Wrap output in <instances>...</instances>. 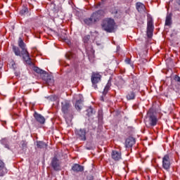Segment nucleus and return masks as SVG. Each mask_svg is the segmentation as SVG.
I'll list each match as a JSON object with an SVG mask.
<instances>
[{"label":"nucleus","mask_w":180,"mask_h":180,"mask_svg":"<svg viewBox=\"0 0 180 180\" xmlns=\"http://www.w3.org/2000/svg\"><path fill=\"white\" fill-rule=\"evenodd\" d=\"M154 32V21L151 15H148L147 20V36L150 39L153 37V33Z\"/></svg>","instance_id":"nucleus-5"},{"label":"nucleus","mask_w":180,"mask_h":180,"mask_svg":"<svg viewBox=\"0 0 180 180\" xmlns=\"http://www.w3.org/2000/svg\"><path fill=\"white\" fill-rule=\"evenodd\" d=\"M29 13V9L27 7H23L20 11V15L21 16H26Z\"/></svg>","instance_id":"nucleus-27"},{"label":"nucleus","mask_w":180,"mask_h":180,"mask_svg":"<svg viewBox=\"0 0 180 180\" xmlns=\"http://www.w3.org/2000/svg\"><path fill=\"white\" fill-rule=\"evenodd\" d=\"M179 1H180V0H179Z\"/></svg>","instance_id":"nucleus-40"},{"label":"nucleus","mask_w":180,"mask_h":180,"mask_svg":"<svg viewBox=\"0 0 180 180\" xmlns=\"http://www.w3.org/2000/svg\"><path fill=\"white\" fill-rule=\"evenodd\" d=\"M172 25V14H167L165 20V25L171 26Z\"/></svg>","instance_id":"nucleus-21"},{"label":"nucleus","mask_w":180,"mask_h":180,"mask_svg":"<svg viewBox=\"0 0 180 180\" xmlns=\"http://www.w3.org/2000/svg\"><path fill=\"white\" fill-rule=\"evenodd\" d=\"M0 143L4 146V148H7V150H11V145L9 143V139L7 138H3L0 140Z\"/></svg>","instance_id":"nucleus-17"},{"label":"nucleus","mask_w":180,"mask_h":180,"mask_svg":"<svg viewBox=\"0 0 180 180\" xmlns=\"http://www.w3.org/2000/svg\"><path fill=\"white\" fill-rule=\"evenodd\" d=\"M136 8L138 12H145L146 11V6L142 3L138 2L136 4Z\"/></svg>","instance_id":"nucleus-19"},{"label":"nucleus","mask_w":180,"mask_h":180,"mask_svg":"<svg viewBox=\"0 0 180 180\" xmlns=\"http://www.w3.org/2000/svg\"><path fill=\"white\" fill-rule=\"evenodd\" d=\"M24 61L28 65H33V62H32V58H30V55L25 57V58H22Z\"/></svg>","instance_id":"nucleus-28"},{"label":"nucleus","mask_w":180,"mask_h":180,"mask_svg":"<svg viewBox=\"0 0 180 180\" xmlns=\"http://www.w3.org/2000/svg\"><path fill=\"white\" fill-rule=\"evenodd\" d=\"M71 170L73 171V172H82V171H84V166L78 164H74L72 166Z\"/></svg>","instance_id":"nucleus-16"},{"label":"nucleus","mask_w":180,"mask_h":180,"mask_svg":"<svg viewBox=\"0 0 180 180\" xmlns=\"http://www.w3.org/2000/svg\"><path fill=\"white\" fill-rule=\"evenodd\" d=\"M110 86H112V80L110 79L108 81L106 86H105L104 91H103V95H104V96L106 95V94H108Z\"/></svg>","instance_id":"nucleus-20"},{"label":"nucleus","mask_w":180,"mask_h":180,"mask_svg":"<svg viewBox=\"0 0 180 180\" xmlns=\"http://www.w3.org/2000/svg\"><path fill=\"white\" fill-rule=\"evenodd\" d=\"M125 81L124 79H123V78H120L117 82V86L118 88H123V86L125 84Z\"/></svg>","instance_id":"nucleus-30"},{"label":"nucleus","mask_w":180,"mask_h":180,"mask_svg":"<svg viewBox=\"0 0 180 180\" xmlns=\"http://www.w3.org/2000/svg\"><path fill=\"white\" fill-rule=\"evenodd\" d=\"M8 174V169L5 162L0 160V177L5 176Z\"/></svg>","instance_id":"nucleus-11"},{"label":"nucleus","mask_w":180,"mask_h":180,"mask_svg":"<svg viewBox=\"0 0 180 180\" xmlns=\"http://www.w3.org/2000/svg\"><path fill=\"white\" fill-rule=\"evenodd\" d=\"M136 144V139L131 136L128 137L125 141V147L130 148Z\"/></svg>","instance_id":"nucleus-13"},{"label":"nucleus","mask_w":180,"mask_h":180,"mask_svg":"<svg viewBox=\"0 0 180 180\" xmlns=\"http://www.w3.org/2000/svg\"><path fill=\"white\" fill-rule=\"evenodd\" d=\"M34 117L35 120L38 122V123H40V124H44V123H46V118H44L43 115L37 113V112L34 113Z\"/></svg>","instance_id":"nucleus-14"},{"label":"nucleus","mask_w":180,"mask_h":180,"mask_svg":"<svg viewBox=\"0 0 180 180\" xmlns=\"http://www.w3.org/2000/svg\"><path fill=\"white\" fill-rule=\"evenodd\" d=\"M51 166L54 171H61V162L56 156L51 159Z\"/></svg>","instance_id":"nucleus-7"},{"label":"nucleus","mask_w":180,"mask_h":180,"mask_svg":"<svg viewBox=\"0 0 180 180\" xmlns=\"http://www.w3.org/2000/svg\"><path fill=\"white\" fill-rule=\"evenodd\" d=\"M101 101H103V96L101 97Z\"/></svg>","instance_id":"nucleus-38"},{"label":"nucleus","mask_w":180,"mask_h":180,"mask_svg":"<svg viewBox=\"0 0 180 180\" xmlns=\"http://www.w3.org/2000/svg\"><path fill=\"white\" fill-rule=\"evenodd\" d=\"M82 102H84V100L82 98L76 101L75 108L77 109V110H81V109H82Z\"/></svg>","instance_id":"nucleus-22"},{"label":"nucleus","mask_w":180,"mask_h":180,"mask_svg":"<svg viewBox=\"0 0 180 180\" xmlns=\"http://www.w3.org/2000/svg\"><path fill=\"white\" fill-rule=\"evenodd\" d=\"M21 57H22V58L26 59V57H29V56H30L26 47L21 48Z\"/></svg>","instance_id":"nucleus-23"},{"label":"nucleus","mask_w":180,"mask_h":180,"mask_svg":"<svg viewBox=\"0 0 180 180\" xmlns=\"http://www.w3.org/2000/svg\"><path fill=\"white\" fill-rule=\"evenodd\" d=\"M83 42L86 47V51L87 53L89 60L92 63L94 58H95V51L92 47H88V44H91V35H85L83 37Z\"/></svg>","instance_id":"nucleus-3"},{"label":"nucleus","mask_w":180,"mask_h":180,"mask_svg":"<svg viewBox=\"0 0 180 180\" xmlns=\"http://www.w3.org/2000/svg\"><path fill=\"white\" fill-rule=\"evenodd\" d=\"M21 144H22V148H26V146H27V144L26 143V142H25V141H21Z\"/></svg>","instance_id":"nucleus-34"},{"label":"nucleus","mask_w":180,"mask_h":180,"mask_svg":"<svg viewBox=\"0 0 180 180\" xmlns=\"http://www.w3.org/2000/svg\"><path fill=\"white\" fill-rule=\"evenodd\" d=\"M130 61H131L130 58H126V59H125V63H126L127 64H130Z\"/></svg>","instance_id":"nucleus-36"},{"label":"nucleus","mask_w":180,"mask_h":180,"mask_svg":"<svg viewBox=\"0 0 180 180\" xmlns=\"http://www.w3.org/2000/svg\"><path fill=\"white\" fill-rule=\"evenodd\" d=\"M81 96H79V98H81Z\"/></svg>","instance_id":"nucleus-39"},{"label":"nucleus","mask_w":180,"mask_h":180,"mask_svg":"<svg viewBox=\"0 0 180 180\" xmlns=\"http://www.w3.org/2000/svg\"><path fill=\"white\" fill-rule=\"evenodd\" d=\"M87 180H94V177L93 176H89V177H88Z\"/></svg>","instance_id":"nucleus-37"},{"label":"nucleus","mask_w":180,"mask_h":180,"mask_svg":"<svg viewBox=\"0 0 180 180\" xmlns=\"http://www.w3.org/2000/svg\"><path fill=\"white\" fill-rule=\"evenodd\" d=\"M65 57L68 58V60H71L72 58H74V54H72L71 52H69L66 53Z\"/></svg>","instance_id":"nucleus-32"},{"label":"nucleus","mask_w":180,"mask_h":180,"mask_svg":"<svg viewBox=\"0 0 180 180\" xmlns=\"http://www.w3.org/2000/svg\"><path fill=\"white\" fill-rule=\"evenodd\" d=\"M75 134L78 139L82 140V141H85L86 140V129H80L75 130Z\"/></svg>","instance_id":"nucleus-10"},{"label":"nucleus","mask_w":180,"mask_h":180,"mask_svg":"<svg viewBox=\"0 0 180 180\" xmlns=\"http://www.w3.org/2000/svg\"><path fill=\"white\" fill-rule=\"evenodd\" d=\"M111 157L114 161H119L120 160H122V153L117 150H112Z\"/></svg>","instance_id":"nucleus-15"},{"label":"nucleus","mask_w":180,"mask_h":180,"mask_svg":"<svg viewBox=\"0 0 180 180\" xmlns=\"http://www.w3.org/2000/svg\"><path fill=\"white\" fill-rule=\"evenodd\" d=\"M37 148H47V145L46 143L43 141H37Z\"/></svg>","instance_id":"nucleus-26"},{"label":"nucleus","mask_w":180,"mask_h":180,"mask_svg":"<svg viewBox=\"0 0 180 180\" xmlns=\"http://www.w3.org/2000/svg\"><path fill=\"white\" fill-rule=\"evenodd\" d=\"M34 72H37V74H40L41 78L46 74V71L39 68L38 67H34Z\"/></svg>","instance_id":"nucleus-25"},{"label":"nucleus","mask_w":180,"mask_h":180,"mask_svg":"<svg viewBox=\"0 0 180 180\" xmlns=\"http://www.w3.org/2000/svg\"><path fill=\"white\" fill-rule=\"evenodd\" d=\"M101 78H102V76L99 73H93L91 75V83L94 89H98L97 84L100 82Z\"/></svg>","instance_id":"nucleus-8"},{"label":"nucleus","mask_w":180,"mask_h":180,"mask_svg":"<svg viewBox=\"0 0 180 180\" xmlns=\"http://www.w3.org/2000/svg\"><path fill=\"white\" fill-rule=\"evenodd\" d=\"M115 20L112 18H105L101 24L103 30L107 32V33H112L115 30Z\"/></svg>","instance_id":"nucleus-4"},{"label":"nucleus","mask_w":180,"mask_h":180,"mask_svg":"<svg viewBox=\"0 0 180 180\" xmlns=\"http://www.w3.org/2000/svg\"><path fill=\"white\" fill-rule=\"evenodd\" d=\"M88 116H91V115L94 114V108L92 107H90L86 110Z\"/></svg>","instance_id":"nucleus-33"},{"label":"nucleus","mask_w":180,"mask_h":180,"mask_svg":"<svg viewBox=\"0 0 180 180\" xmlns=\"http://www.w3.org/2000/svg\"><path fill=\"white\" fill-rule=\"evenodd\" d=\"M103 13H105L103 10H98L93 13L90 18H85L84 22L85 25H87V26H91V25L99 22V19H101V17L103 16Z\"/></svg>","instance_id":"nucleus-2"},{"label":"nucleus","mask_w":180,"mask_h":180,"mask_svg":"<svg viewBox=\"0 0 180 180\" xmlns=\"http://www.w3.org/2000/svg\"><path fill=\"white\" fill-rule=\"evenodd\" d=\"M62 112L67 116V115H72V109H71V103L70 101L65 100L61 103Z\"/></svg>","instance_id":"nucleus-6"},{"label":"nucleus","mask_w":180,"mask_h":180,"mask_svg":"<svg viewBox=\"0 0 180 180\" xmlns=\"http://www.w3.org/2000/svg\"><path fill=\"white\" fill-rule=\"evenodd\" d=\"M42 79L48 84V85H53L54 84V79L53 76L49 75V73L45 72L44 75L42 76Z\"/></svg>","instance_id":"nucleus-12"},{"label":"nucleus","mask_w":180,"mask_h":180,"mask_svg":"<svg viewBox=\"0 0 180 180\" xmlns=\"http://www.w3.org/2000/svg\"><path fill=\"white\" fill-rule=\"evenodd\" d=\"M174 80H175L176 82H180V77H179L178 75H175V76H174Z\"/></svg>","instance_id":"nucleus-35"},{"label":"nucleus","mask_w":180,"mask_h":180,"mask_svg":"<svg viewBox=\"0 0 180 180\" xmlns=\"http://www.w3.org/2000/svg\"><path fill=\"white\" fill-rule=\"evenodd\" d=\"M13 51L15 56H18L19 57H22V54L20 52V49L16 46H13Z\"/></svg>","instance_id":"nucleus-24"},{"label":"nucleus","mask_w":180,"mask_h":180,"mask_svg":"<svg viewBox=\"0 0 180 180\" xmlns=\"http://www.w3.org/2000/svg\"><path fill=\"white\" fill-rule=\"evenodd\" d=\"M126 98L127 101H134L136 99V92L133 90L128 91Z\"/></svg>","instance_id":"nucleus-18"},{"label":"nucleus","mask_w":180,"mask_h":180,"mask_svg":"<svg viewBox=\"0 0 180 180\" xmlns=\"http://www.w3.org/2000/svg\"><path fill=\"white\" fill-rule=\"evenodd\" d=\"M144 122L146 127L148 128L157 126V122H158V120L157 119L155 112H154V110L153 108L149 109L148 111Z\"/></svg>","instance_id":"nucleus-1"},{"label":"nucleus","mask_w":180,"mask_h":180,"mask_svg":"<svg viewBox=\"0 0 180 180\" xmlns=\"http://www.w3.org/2000/svg\"><path fill=\"white\" fill-rule=\"evenodd\" d=\"M162 168L166 171H169L171 168V159L169 158V155H165L162 158Z\"/></svg>","instance_id":"nucleus-9"},{"label":"nucleus","mask_w":180,"mask_h":180,"mask_svg":"<svg viewBox=\"0 0 180 180\" xmlns=\"http://www.w3.org/2000/svg\"><path fill=\"white\" fill-rule=\"evenodd\" d=\"M18 46L20 49H24L25 47H26V44H25L22 38H19Z\"/></svg>","instance_id":"nucleus-31"},{"label":"nucleus","mask_w":180,"mask_h":180,"mask_svg":"<svg viewBox=\"0 0 180 180\" xmlns=\"http://www.w3.org/2000/svg\"><path fill=\"white\" fill-rule=\"evenodd\" d=\"M131 89H132L131 91H136V89H137L139 88V84H137V82H132V83L129 85Z\"/></svg>","instance_id":"nucleus-29"}]
</instances>
